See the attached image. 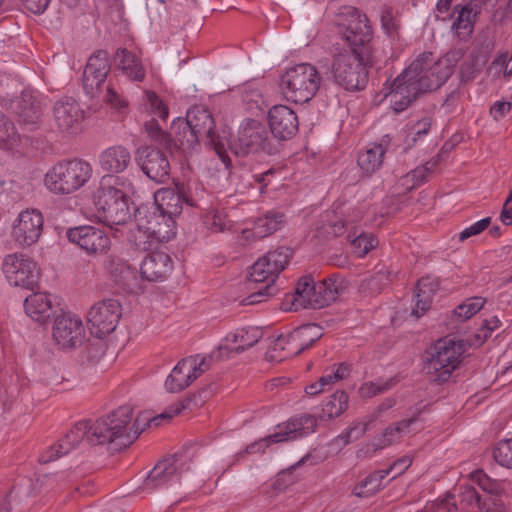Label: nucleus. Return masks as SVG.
Wrapping results in <instances>:
<instances>
[{
  "mask_svg": "<svg viewBox=\"0 0 512 512\" xmlns=\"http://www.w3.org/2000/svg\"><path fill=\"white\" fill-rule=\"evenodd\" d=\"M348 401L349 397L345 391H336L323 402L319 418L327 421L339 417L347 410Z\"/></svg>",
  "mask_w": 512,
  "mask_h": 512,
  "instance_id": "36",
  "label": "nucleus"
},
{
  "mask_svg": "<svg viewBox=\"0 0 512 512\" xmlns=\"http://www.w3.org/2000/svg\"><path fill=\"white\" fill-rule=\"evenodd\" d=\"M156 211L171 216L175 219L181 213L182 204L185 201L190 206H196V199L191 195L184 193V188L176 186L174 188H162L154 194Z\"/></svg>",
  "mask_w": 512,
  "mask_h": 512,
  "instance_id": "26",
  "label": "nucleus"
},
{
  "mask_svg": "<svg viewBox=\"0 0 512 512\" xmlns=\"http://www.w3.org/2000/svg\"><path fill=\"white\" fill-rule=\"evenodd\" d=\"M262 335V331L257 327L238 328L228 333L211 354L216 360L229 358L232 353H240L254 346Z\"/></svg>",
  "mask_w": 512,
  "mask_h": 512,
  "instance_id": "22",
  "label": "nucleus"
},
{
  "mask_svg": "<svg viewBox=\"0 0 512 512\" xmlns=\"http://www.w3.org/2000/svg\"><path fill=\"white\" fill-rule=\"evenodd\" d=\"M268 124L272 134L281 140L291 138L299 127L296 113L286 105H274L268 111Z\"/></svg>",
  "mask_w": 512,
  "mask_h": 512,
  "instance_id": "25",
  "label": "nucleus"
},
{
  "mask_svg": "<svg viewBox=\"0 0 512 512\" xmlns=\"http://www.w3.org/2000/svg\"><path fill=\"white\" fill-rule=\"evenodd\" d=\"M145 130L152 141L167 145L168 136L161 130L155 118L145 124Z\"/></svg>",
  "mask_w": 512,
  "mask_h": 512,
  "instance_id": "63",
  "label": "nucleus"
},
{
  "mask_svg": "<svg viewBox=\"0 0 512 512\" xmlns=\"http://www.w3.org/2000/svg\"><path fill=\"white\" fill-rule=\"evenodd\" d=\"M20 142V135L14 123L4 115H0V147L5 150H14Z\"/></svg>",
  "mask_w": 512,
  "mask_h": 512,
  "instance_id": "43",
  "label": "nucleus"
},
{
  "mask_svg": "<svg viewBox=\"0 0 512 512\" xmlns=\"http://www.w3.org/2000/svg\"><path fill=\"white\" fill-rule=\"evenodd\" d=\"M25 313L33 321L46 323L54 314L50 295L42 292L32 293L24 301Z\"/></svg>",
  "mask_w": 512,
  "mask_h": 512,
  "instance_id": "30",
  "label": "nucleus"
},
{
  "mask_svg": "<svg viewBox=\"0 0 512 512\" xmlns=\"http://www.w3.org/2000/svg\"><path fill=\"white\" fill-rule=\"evenodd\" d=\"M104 268L115 284L131 293L138 294L142 292L143 289L138 284L135 270L125 260L110 255L104 260Z\"/></svg>",
  "mask_w": 512,
  "mask_h": 512,
  "instance_id": "27",
  "label": "nucleus"
},
{
  "mask_svg": "<svg viewBox=\"0 0 512 512\" xmlns=\"http://www.w3.org/2000/svg\"><path fill=\"white\" fill-rule=\"evenodd\" d=\"M416 421V418L413 417L388 426L383 433L376 436L370 443L373 451L384 449L399 442L405 435L415 430L412 426L416 424Z\"/></svg>",
  "mask_w": 512,
  "mask_h": 512,
  "instance_id": "32",
  "label": "nucleus"
},
{
  "mask_svg": "<svg viewBox=\"0 0 512 512\" xmlns=\"http://www.w3.org/2000/svg\"><path fill=\"white\" fill-rule=\"evenodd\" d=\"M366 48H335L331 64L334 80L346 90L362 89L366 82Z\"/></svg>",
  "mask_w": 512,
  "mask_h": 512,
  "instance_id": "5",
  "label": "nucleus"
},
{
  "mask_svg": "<svg viewBox=\"0 0 512 512\" xmlns=\"http://www.w3.org/2000/svg\"><path fill=\"white\" fill-rule=\"evenodd\" d=\"M495 461L506 468H512V438L501 440L493 451Z\"/></svg>",
  "mask_w": 512,
  "mask_h": 512,
  "instance_id": "52",
  "label": "nucleus"
},
{
  "mask_svg": "<svg viewBox=\"0 0 512 512\" xmlns=\"http://www.w3.org/2000/svg\"><path fill=\"white\" fill-rule=\"evenodd\" d=\"M454 9L457 17L452 23L451 30L460 40H465L472 34L474 28L472 9L468 6H456Z\"/></svg>",
  "mask_w": 512,
  "mask_h": 512,
  "instance_id": "38",
  "label": "nucleus"
},
{
  "mask_svg": "<svg viewBox=\"0 0 512 512\" xmlns=\"http://www.w3.org/2000/svg\"><path fill=\"white\" fill-rule=\"evenodd\" d=\"M437 285L430 279L419 280L416 286L415 305L411 315L419 318L430 308Z\"/></svg>",
  "mask_w": 512,
  "mask_h": 512,
  "instance_id": "34",
  "label": "nucleus"
},
{
  "mask_svg": "<svg viewBox=\"0 0 512 512\" xmlns=\"http://www.w3.org/2000/svg\"><path fill=\"white\" fill-rule=\"evenodd\" d=\"M121 304L114 299H106L95 303L87 314V322L90 333L103 338L112 333L121 317Z\"/></svg>",
  "mask_w": 512,
  "mask_h": 512,
  "instance_id": "15",
  "label": "nucleus"
},
{
  "mask_svg": "<svg viewBox=\"0 0 512 512\" xmlns=\"http://www.w3.org/2000/svg\"><path fill=\"white\" fill-rule=\"evenodd\" d=\"M290 254L287 248H277L260 257L250 268L249 281L255 283H274L279 273L285 269Z\"/></svg>",
  "mask_w": 512,
  "mask_h": 512,
  "instance_id": "18",
  "label": "nucleus"
},
{
  "mask_svg": "<svg viewBox=\"0 0 512 512\" xmlns=\"http://www.w3.org/2000/svg\"><path fill=\"white\" fill-rule=\"evenodd\" d=\"M323 224L320 227L326 236H338L344 232V222L333 212H325L322 216Z\"/></svg>",
  "mask_w": 512,
  "mask_h": 512,
  "instance_id": "51",
  "label": "nucleus"
},
{
  "mask_svg": "<svg viewBox=\"0 0 512 512\" xmlns=\"http://www.w3.org/2000/svg\"><path fill=\"white\" fill-rule=\"evenodd\" d=\"M295 337H298V342L302 346V350L311 347L322 336V329L316 324H307L298 327L294 331Z\"/></svg>",
  "mask_w": 512,
  "mask_h": 512,
  "instance_id": "47",
  "label": "nucleus"
},
{
  "mask_svg": "<svg viewBox=\"0 0 512 512\" xmlns=\"http://www.w3.org/2000/svg\"><path fill=\"white\" fill-rule=\"evenodd\" d=\"M147 107L153 118H160L166 121L168 118V108L163 101L154 93L146 92Z\"/></svg>",
  "mask_w": 512,
  "mask_h": 512,
  "instance_id": "54",
  "label": "nucleus"
},
{
  "mask_svg": "<svg viewBox=\"0 0 512 512\" xmlns=\"http://www.w3.org/2000/svg\"><path fill=\"white\" fill-rule=\"evenodd\" d=\"M54 121L60 132L74 135L81 131L84 111L72 97H62L53 108Z\"/></svg>",
  "mask_w": 512,
  "mask_h": 512,
  "instance_id": "23",
  "label": "nucleus"
},
{
  "mask_svg": "<svg viewBox=\"0 0 512 512\" xmlns=\"http://www.w3.org/2000/svg\"><path fill=\"white\" fill-rule=\"evenodd\" d=\"M285 224V216L281 212H268L262 217L256 219L253 226V233L257 238H264Z\"/></svg>",
  "mask_w": 512,
  "mask_h": 512,
  "instance_id": "37",
  "label": "nucleus"
},
{
  "mask_svg": "<svg viewBox=\"0 0 512 512\" xmlns=\"http://www.w3.org/2000/svg\"><path fill=\"white\" fill-rule=\"evenodd\" d=\"M320 83L319 72L309 63H300L288 68L281 78V88L285 98L301 104L315 96Z\"/></svg>",
  "mask_w": 512,
  "mask_h": 512,
  "instance_id": "8",
  "label": "nucleus"
},
{
  "mask_svg": "<svg viewBox=\"0 0 512 512\" xmlns=\"http://www.w3.org/2000/svg\"><path fill=\"white\" fill-rule=\"evenodd\" d=\"M204 223L212 232H224L232 228V221L224 211H211L205 218Z\"/></svg>",
  "mask_w": 512,
  "mask_h": 512,
  "instance_id": "49",
  "label": "nucleus"
},
{
  "mask_svg": "<svg viewBox=\"0 0 512 512\" xmlns=\"http://www.w3.org/2000/svg\"><path fill=\"white\" fill-rule=\"evenodd\" d=\"M422 512H457V506L454 497L447 494L442 499L427 503Z\"/></svg>",
  "mask_w": 512,
  "mask_h": 512,
  "instance_id": "55",
  "label": "nucleus"
},
{
  "mask_svg": "<svg viewBox=\"0 0 512 512\" xmlns=\"http://www.w3.org/2000/svg\"><path fill=\"white\" fill-rule=\"evenodd\" d=\"M210 355H191L180 360L172 369L165 381L167 391L176 393L187 388L194 380L210 367Z\"/></svg>",
  "mask_w": 512,
  "mask_h": 512,
  "instance_id": "12",
  "label": "nucleus"
},
{
  "mask_svg": "<svg viewBox=\"0 0 512 512\" xmlns=\"http://www.w3.org/2000/svg\"><path fill=\"white\" fill-rule=\"evenodd\" d=\"M52 341L62 350L79 347L85 338V327L81 317L66 311L56 315L51 330Z\"/></svg>",
  "mask_w": 512,
  "mask_h": 512,
  "instance_id": "13",
  "label": "nucleus"
},
{
  "mask_svg": "<svg viewBox=\"0 0 512 512\" xmlns=\"http://www.w3.org/2000/svg\"><path fill=\"white\" fill-rule=\"evenodd\" d=\"M479 486L490 494H499L502 491L501 484L495 480L490 479L482 472L476 474Z\"/></svg>",
  "mask_w": 512,
  "mask_h": 512,
  "instance_id": "64",
  "label": "nucleus"
},
{
  "mask_svg": "<svg viewBox=\"0 0 512 512\" xmlns=\"http://www.w3.org/2000/svg\"><path fill=\"white\" fill-rule=\"evenodd\" d=\"M427 171H430V168L420 167L412 170L402 178V185L405 187L406 190L414 188L415 186L419 185L421 182L424 181L425 172Z\"/></svg>",
  "mask_w": 512,
  "mask_h": 512,
  "instance_id": "59",
  "label": "nucleus"
},
{
  "mask_svg": "<svg viewBox=\"0 0 512 512\" xmlns=\"http://www.w3.org/2000/svg\"><path fill=\"white\" fill-rule=\"evenodd\" d=\"M298 337H295L294 332L292 331L288 335L280 336L273 344L270 353H275L278 351H283V355H275L271 354L272 358H277L282 360L287 357L296 356L300 354L302 350V346L298 342Z\"/></svg>",
  "mask_w": 512,
  "mask_h": 512,
  "instance_id": "40",
  "label": "nucleus"
},
{
  "mask_svg": "<svg viewBox=\"0 0 512 512\" xmlns=\"http://www.w3.org/2000/svg\"><path fill=\"white\" fill-rule=\"evenodd\" d=\"M138 160L143 172L156 183H164L169 179L170 163L165 153L144 147L138 151Z\"/></svg>",
  "mask_w": 512,
  "mask_h": 512,
  "instance_id": "24",
  "label": "nucleus"
},
{
  "mask_svg": "<svg viewBox=\"0 0 512 512\" xmlns=\"http://www.w3.org/2000/svg\"><path fill=\"white\" fill-rule=\"evenodd\" d=\"M176 128L188 129L189 144H197L201 139H207L215 144V122L211 113L203 106H194L187 112L186 119L178 118Z\"/></svg>",
  "mask_w": 512,
  "mask_h": 512,
  "instance_id": "16",
  "label": "nucleus"
},
{
  "mask_svg": "<svg viewBox=\"0 0 512 512\" xmlns=\"http://www.w3.org/2000/svg\"><path fill=\"white\" fill-rule=\"evenodd\" d=\"M109 72L108 57L106 52L98 51L88 60L83 72V88L90 96H95L100 86L104 83Z\"/></svg>",
  "mask_w": 512,
  "mask_h": 512,
  "instance_id": "28",
  "label": "nucleus"
},
{
  "mask_svg": "<svg viewBox=\"0 0 512 512\" xmlns=\"http://www.w3.org/2000/svg\"><path fill=\"white\" fill-rule=\"evenodd\" d=\"M390 473V470H378L367 476L358 484L353 493L358 497H369L375 494L382 486L383 479Z\"/></svg>",
  "mask_w": 512,
  "mask_h": 512,
  "instance_id": "41",
  "label": "nucleus"
},
{
  "mask_svg": "<svg viewBox=\"0 0 512 512\" xmlns=\"http://www.w3.org/2000/svg\"><path fill=\"white\" fill-rule=\"evenodd\" d=\"M390 281V273L386 270H379L361 282L360 291L365 295L367 293L376 294L386 287Z\"/></svg>",
  "mask_w": 512,
  "mask_h": 512,
  "instance_id": "45",
  "label": "nucleus"
},
{
  "mask_svg": "<svg viewBox=\"0 0 512 512\" xmlns=\"http://www.w3.org/2000/svg\"><path fill=\"white\" fill-rule=\"evenodd\" d=\"M377 239L372 234H360L351 240L352 252L362 258L377 245Z\"/></svg>",
  "mask_w": 512,
  "mask_h": 512,
  "instance_id": "50",
  "label": "nucleus"
},
{
  "mask_svg": "<svg viewBox=\"0 0 512 512\" xmlns=\"http://www.w3.org/2000/svg\"><path fill=\"white\" fill-rule=\"evenodd\" d=\"M345 289V281L336 276L317 283L309 277L303 278L296 285L293 305L296 309H320L334 302Z\"/></svg>",
  "mask_w": 512,
  "mask_h": 512,
  "instance_id": "6",
  "label": "nucleus"
},
{
  "mask_svg": "<svg viewBox=\"0 0 512 512\" xmlns=\"http://www.w3.org/2000/svg\"><path fill=\"white\" fill-rule=\"evenodd\" d=\"M275 292L276 289L272 285L266 284L265 286L259 288L257 291L243 298L241 303L242 305H254L264 301L267 297L275 294Z\"/></svg>",
  "mask_w": 512,
  "mask_h": 512,
  "instance_id": "58",
  "label": "nucleus"
},
{
  "mask_svg": "<svg viewBox=\"0 0 512 512\" xmlns=\"http://www.w3.org/2000/svg\"><path fill=\"white\" fill-rule=\"evenodd\" d=\"M486 61V57L478 50L468 54L460 67L461 81L469 82L475 79L486 64Z\"/></svg>",
  "mask_w": 512,
  "mask_h": 512,
  "instance_id": "39",
  "label": "nucleus"
},
{
  "mask_svg": "<svg viewBox=\"0 0 512 512\" xmlns=\"http://www.w3.org/2000/svg\"><path fill=\"white\" fill-rule=\"evenodd\" d=\"M431 126L432 119L430 117H424L410 126L408 137H410L411 141L415 143L428 134Z\"/></svg>",
  "mask_w": 512,
  "mask_h": 512,
  "instance_id": "56",
  "label": "nucleus"
},
{
  "mask_svg": "<svg viewBox=\"0 0 512 512\" xmlns=\"http://www.w3.org/2000/svg\"><path fill=\"white\" fill-rule=\"evenodd\" d=\"M465 501H467L470 505H477L481 512H506L504 504L492 498H489L488 500H485L483 503H481L480 497L473 487H468L466 489Z\"/></svg>",
  "mask_w": 512,
  "mask_h": 512,
  "instance_id": "46",
  "label": "nucleus"
},
{
  "mask_svg": "<svg viewBox=\"0 0 512 512\" xmlns=\"http://www.w3.org/2000/svg\"><path fill=\"white\" fill-rule=\"evenodd\" d=\"M490 222H491V218L485 217V218L471 224L469 227H466L459 233V240L465 241L472 236L480 234L481 232H483L485 229L488 228Z\"/></svg>",
  "mask_w": 512,
  "mask_h": 512,
  "instance_id": "61",
  "label": "nucleus"
},
{
  "mask_svg": "<svg viewBox=\"0 0 512 512\" xmlns=\"http://www.w3.org/2000/svg\"><path fill=\"white\" fill-rule=\"evenodd\" d=\"M190 403L191 400L189 399L173 403L165 412L152 418V421L155 422L156 425H160L161 420L170 419L173 416L180 414L183 410L190 407Z\"/></svg>",
  "mask_w": 512,
  "mask_h": 512,
  "instance_id": "60",
  "label": "nucleus"
},
{
  "mask_svg": "<svg viewBox=\"0 0 512 512\" xmlns=\"http://www.w3.org/2000/svg\"><path fill=\"white\" fill-rule=\"evenodd\" d=\"M19 117L27 125H36L41 118V109L38 104L31 103L30 107H24Z\"/></svg>",
  "mask_w": 512,
  "mask_h": 512,
  "instance_id": "62",
  "label": "nucleus"
},
{
  "mask_svg": "<svg viewBox=\"0 0 512 512\" xmlns=\"http://www.w3.org/2000/svg\"><path fill=\"white\" fill-rule=\"evenodd\" d=\"M190 470L187 465V457L174 455L159 461L150 471L145 486L147 488H159L179 481L183 472Z\"/></svg>",
  "mask_w": 512,
  "mask_h": 512,
  "instance_id": "20",
  "label": "nucleus"
},
{
  "mask_svg": "<svg viewBox=\"0 0 512 512\" xmlns=\"http://www.w3.org/2000/svg\"><path fill=\"white\" fill-rule=\"evenodd\" d=\"M380 23L382 30L390 39L399 38L401 24L396 9L384 5L380 10Z\"/></svg>",
  "mask_w": 512,
  "mask_h": 512,
  "instance_id": "42",
  "label": "nucleus"
},
{
  "mask_svg": "<svg viewBox=\"0 0 512 512\" xmlns=\"http://www.w3.org/2000/svg\"><path fill=\"white\" fill-rule=\"evenodd\" d=\"M387 146L388 140L383 139L380 143H374L366 147L365 150L358 155L357 163L364 174L370 175L380 168Z\"/></svg>",
  "mask_w": 512,
  "mask_h": 512,
  "instance_id": "33",
  "label": "nucleus"
},
{
  "mask_svg": "<svg viewBox=\"0 0 512 512\" xmlns=\"http://www.w3.org/2000/svg\"><path fill=\"white\" fill-rule=\"evenodd\" d=\"M118 67L124 75L133 81H142L145 71L140 60L127 49H119L116 53Z\"/></svg>",
  "mask_w": 512,
  "mask_h": 512,
  "instance_id": "35",
  "label": "nucleus"
},
{
  "mask_svg": "<svg viewBox=\"0 0 512 512\" xmlns=\"http://www.w3.org/2000/svg\"><path fill=\"white\" fill-rule=\"evenodd\" d=\"M176 235V222L159 211H138L133 231L135 245L142 250L157 242H167Z\"/></svg>",
  "mask_w": 512,
  "mask_h": 512,
  "instance_id": "7",
  "label": "nucleus"
},
{
  "mask_svg": "<svg viewBox=\"0 0 512 512\" xmlns=\"http://www.w3.org/2000/svg\"><path fill=\"white\" fill-rule=\"evenodd\" d=\"M435 350L427 364V373L433 381L443 382L449 379L461 363L466 343L463 340L444 338L436 343Z\"/></svg>",
  "mask_w": 512,
  "mask_h": 512,
  "instance_id": "11",
  "label": "nucleus"
},
{
  "mask_svg": "<svg viewBox=\"0 0 512 512\" xmlns=\"http://www.w3.org/2000/svg\"><path fill=\"white\" fill-rule=\"evenodd\" d=\"M2 271L10 285L32 288L39 279L37 263L21 253H12L4 257Z\"/></svg>",
  "mask_w": 512,
  "mask_h": 512,
  "instance_id": "14",
  "label": "nucleus"
},
{
  "mask_svg": "<svg viewBox=\"0 0 512 512\" xmlns=\"http://www.w3.org/2000/svg\"><path fill=\"white\" fill-rule=\"evenodd\" d=\"M172 270L171 257L162 251H153L147 254L140 264L141 277L150 282L165 280Z\"/></svg>",
  "mask_w": 512,
  "mask_h": 512,
  "instance_id": "29",
  "label": "nucleus"
},
{
  "mask_svg": "<svg viewBox=\"0 0 512 512\" xmlns=\"http://www.w3.org/2000/svg\"><path fill=\"white\" fill-rule=\"evenodd\" d=\"M333 24L347 42V47L366 48L373 37L372 25L368 17L353 6H341L334 14Z\"/></svg>",
  "mask_w": 512,
  "mask_h": 512,
  "instance_id": "9",
  "label": "nucleus"
},
{
  "mask_svg": "<svg viewBox=\"0 0 512 512\" xmlns=\"http://www.w3.org/2000/svg\"><path fill=\"white\" fill-rule=\"evenodd\" d=\"M486 300L482 297H470L464 300L453 310V317L459 321H465L477 314L485 304Z\"/></svg>",
  "mask_w": 512,
  "mask_h": 512,
  "instance_id": "44",
  "label": "nucleus"
},
{
  "mask_svg": "<svg viewBox=\"0 0 512 512\" xmlns=\"http://www.w3.org/2000/svg\"><path fill=\"white\" fill-rule=\"evenodd\" d=\"M130 162V151L122 145L108 147L99 155V165L103 171L108 173L123 172Z\"/></svg>",
  "mask_w": 512,
  "mask_h": 512,
  "instance_id": "31",
  "label": "nucleus"
},
{
  "mask_svg": "<svg viewBox=\"0 0 512 512\" xmlns=\"http://www.w3.org/2000/svg\"><path fill=\"white\" fill-rule=\"evenodd\" d=\"M368 422L356 421L346 428L335 441H341L342 445H347L353 441L360 439L367 431Z\"/></svg>",
  "mask_w": 512,
  "mask_h": 512,
  "instance_id": "53",
  "label": "nucleus"
},
{
  "mask_svg": "<svg viewBox=\"0 0 512 512\" xmlns=\"http://www.w3.org/2000/svg\"><path fill=\"white\" fill-rule=\"evenodd\" d=\"M394 385L392 379H376L361 384L358 394L361 398H371L379 393L389 390Z\"/></svg>",
  "mask_w": 512,
  "mask_h": 512,
  "instance_id": "48",
  "label": "nucleus"
},
{
  "mask_svg": "<svg viewBox=\"0 0 512 512\" xmlns=\"http://www.w3.org/2000/svg\"><path fill=\"white\" fill-rule=\"evenodd\" d=\"M133 192L134 186L131 181L104 175L94 193V204L99 220L111 227L126 224L132 216L128 194Z\"/></svg>",
  "mask_w": 512,
  "mask_h": 512,
  "instance_id": "3",
  "label": "nucleus"
},
{
  "mask_svg": "<svg viewBox=\"0 0 512 512\" xmlns=\"http://www.w3.org/2000/svg\"><path fill=\"white\" fill-rule=\"evenodd\" d=\"M265 151L270 153L269 134L265 126L256 120L244 121L238 130L236 154Z\"/></svg>",
  "mask_w": 512,
  "mask_h": 512,
  "instance_id": "19",
  "label": "nucleus"
},
{
  "mask_svg": "<svg viewBox=\"0 0 512 512\" xmlns=\"http://www.w3.org/2000/svg\"><path fill=\"white\" fill-rule=\"evenodd\" d=\"M317 426L315 416L302 414L290 418L285 423L277 425L274 432L267 437L248 445L244 451L246 454L263 453L266 447L272 443H280L302 438L314 432ZM243 452L240 453V455Z\"/></svg>",
  "mask_w": 512,
  "mask_h": 512,
  "instance_id": "10",
  "label": "nucleus"
},
{
  "mask_svg": "<svg viewBox=\"0 0 512 512\" xmlns=\"http://www.w3.org/2000/svg\"><path fill=\"white\" fill-rule=\"evenodd\" d=\"M105 102L115 110H122L128 107V101L113 86L108 85L104 96Z\"/></svg>",
  "mask_w": 512,
  "mask_h": 512,
  "instance_id": "57",
  "label": "nucleus"
},
{
  "mask_svg": "<svg viewBox=\"0 0 512 512\" xmlns=\"http://www.w3.org/2000/svg\"><path fill=\"white\" fill-rule=\"evenodd\" d=\"M68 240L79 246L88 255L105 254L111 247L108 233L93 225H80L66 231Z\"/></svg>",
  "mask_w": 512,
  "mask_h": 512,
  "instance_id": "17",
  "label": "nucleus"
},
{
  "mask_svg": "<svg viewBox=\"0 0 512 512\" xmlns=\"http://www.w3.org/2000/svg\"><path fill=\"white\" fill-rule=\"evenodd\" d=\"M133 408L123 405L95 422L80 421L56 444L39 457L41 463H49L87 444L115 443L119 447L129 446L139 436L138 419L131 425Z\"/></svg>",
  "mask_w": 512,
  "mask_h": 512,
  "instance_id": "1",
  "label": "nucleus"
},
{
  "mask_svg": "<svg viewBox=\"0 0 512 512\" xmlns=\"http://www.w3.org/2000/svg\"><path fill=\"white\" fill-rule=\"evenodd\" d=\"M462 57L461 50L448 52L435 61L431 52L419 55L382 92L389 98L392 109L399 113L407 109L420 93L437 89L452 75V66Z\"/></svg>",
  "mask_w": 512,
  "mask_h": 512,
  "instance_id": "2",
  "label": "nucleus"
},
{
  "mask_svg": "<svg viewBox=\"0 0 512 512\" xmlns=\"http://www.w3.org/2000/svg\"><path fill=\"white\" fill-rule=\"evenodd\" d=\"M44 218L40 211L27 209L22 211L12 227V237L21 247L34 245L43 232Z\"/></svg>",
  "mask_w": 512,
  "mask_h": 512,
  "instance_id": "21",
  "label": "nucleus"
},
{
  "mask_svg": "<svg viewBox=\"0 0 512 512\" xmlns=\"http://www.w3.org/2000/svg\"><path fill=\"white\" fill-rule=\"evenodd\" d=\"M92 172L87 161L62 160L46 172L44 185L54 195H69L81 189L90 180Z\"/></svg>",
  "mask_w": 512,
  "mask_h": 512,
  "instance_id": "4",
  "label": "nucleus"
}]
</instances>
